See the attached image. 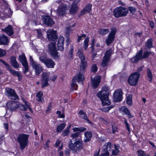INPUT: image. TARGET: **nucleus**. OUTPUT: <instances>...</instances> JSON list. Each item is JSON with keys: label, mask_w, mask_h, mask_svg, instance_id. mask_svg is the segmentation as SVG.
<instances>
[{"label": "nucleus", "mask_w": 156, "mask_h": 156, "mask_svg": "<svg viewBox=\"0 0 156 156\" xmlns=\"http://www.w3.org/2000/svg\"><path fill=\"white\" fill-rule=\"evenodd\" d=\"M80 135V133L79 132H76L71 134L73 139L70 140L68 145L69 147L74 153H76L83 147L82 141L79 139H76L79 137Z\"/></svg>", "instance_id": "nucleus-1"}, {"label": "nucleus", "mask_w": 156, "mask_h": 156, "mask_svg": "<svg viewBox=\"0 0 156 156\" xmlns=\"http://www.w3.org/2000/svg\"><path fill=\"white\" fill-rule=\"evenodd\" d=\"M109 92V89L108 87L105 86L97 94V97L101 100L103 105H109L111 103L108 98Z\"/></svg>", "instance_id": "nucleus-2"}, {"label": "nucleus", "mask_w": 156, "mask_h": 156, "mask_svg": "<svg viewBox=\"0 0 156 156\" xmlns=\"http://www.w3.org/2000/svg\"><path fill=\"white\" fill-rule=\"evenodd\" d=\"M29 135L24 134H20L17 138V140L20 144L21 149H24L28 143Z\"/></svg>", "instance_id": "nucleus-3"}, {"label": "nucleus", "mask_w": 156, "mask_h": 156, "mask_svg": "<svg viewBox=\"0 0 156 156\" xmlns=\"http://www.w3.org/2000/svg\"><path fill=\"white\" fill-rule=\"evenodd\" d=\"M128 9L125 7L119 6L114 9L113 15L116 18L125 16L128 13Z\"/></svg>", "instance_id": "nucleus-4"}, {"label": "nucleus", "mask_w": 156, "mask_h": 156, "mask_svg": "<svg viewBox=\"0 0 156 156\" xmlns=\"http://www.w3.org/2000/svg\"><path fill=\"white\" fill-rule=\"evenodd\" d=\"M81 71H80L79 73L76 75L73 79V82H72L71 86V89L72 90H76L78 88V85L76 82L77 81L78 82H82L84 80V76L83 73H81Z\"/></svg>", "instance_id": "nucleus-5"}, {"label": "nucleus", "mask_w": 156, "mask_h": 156, "mask_svg": "<svg viewBox=\"0 0 156 156\" xmlns=\"http://www.w3.org/2000/svg\"><path fill=\"white\" fill-rule=\"evenodd\" d=\"M7 106L9 108L12 110H14L18 108H20L22 110L27 111V106L26 104L23 105L19 102L15 101H13L8 102Z\"/></svg>", "instance_id": "nucleus-6"}, {"label": "nucleus", "mask_w": 156, "mask_h": 156, "mask_svg": "<svg viewBox=\"0 0 156 156\" xmlns=\"http://www.w3.org/2000/svg\"><path fill=\"white\" fill-rule=\"evenodd\" d=\"M39 60L45 64L48 68H54L55 63L51 59L47 58L45 55H41L39 57Z\"/></svg>", "instance_id": "nucleus-7"}, {"label": "nucleus", "mask_w": 156, "mask_h": 156, "mask_svg": "<svg viewBox=\"0 0 156 156\" xmlns=\"http://www.w3.org/2000/svg\"><path fill=\"white\" fill-rule=\"evenodd\" d=\"M140 76V74L138 72H135L132 73L128 80L129 83L132 86H136Z\"/></svg>", "instance_id": "nucleus-8"}, {"label": "nucleus", "mask_w": 156, "mask_h": 156, "mask_svg": "<svg viewBox=\"0 0 156 156\" xmlns=\"http://www.w3.org/2000/svg\"><path fill=\"white\" fill-rule=\"evenodd\" d=\"M48 49L50 55L55 59L59 57L58 52L55 46V43L54 42H51L48 44Z\"/></svg>", "instance_id": "nucleus-9"}, {"label": "nucleus", "mask_w": 156, "mask_h": 156, "mask_svg": "<svg viewBox=\"0 0 156 156\" xmlns=\"http://www.w3.org/2000/svg\"><path fill=\"white\" fill-rule=\"evenodd\" d=\"M56 2L60 4V5L58 6V8L56 10V14L58 16H63L66 12L67 9L66 5L62 3L61 1Z\"/></svg>", "instance_id": "nucleus-10"}, {"label": "nucleus", "mask_w": 156, "mask_h": 156, "mask_svg": "<svg viewBox=\"0 0 156 156\" xmlns=\"http://www.w3.org/2000/svg\"><path fill=\"white\" fill-rule=\"evenodd\" d=\"M19 57V61L22 64L25 69L23 73L26 74L29 71V67L26 58L24 54L20 55Z\"/></svg>", "instance_id": "nucleus-11"}, {"label": "nucleus", "mask_w": 156, "mask_h": 156, "mask_svg": "<svg viewBox=\"0 0 156 156\" xmlns=\"http://www.w3.org/2000/svg\"><path fill=\"white\" fill-rule=\"evenodd\" d=\"M41 83L42 87L44 88L47 86L48 84V81L49 77V74L47 73H43L42 74Z\"/></svg>", "instance_id": "nucleus-12"}, {"label": "nucleus", "mask_w": 156, "mask_h": 156, "mask_svg": "<svg viewBox=\"0 0 156 156\" xmlns=\"http://www.w3.org/2000/svg\"><path fill=\"white\" fill-rule=\"evenodd\" d=\"M56 31L50 29L48 30L47 32V36L49 41H55L57 39L58 37L56 34Z\"/></svg>", "instance_id": "nucleus-13"}, {"label": "nucleus", "mask_w": 156, "mask_h": 156, "mask_svg": "<svg viewBox=\"0 0 156 156\" xmlns=\"http://www.w3.org/2000/svg\"><path fill=\"white\" fill-rule=\"evenodd\" d=\"M123 94L122 90L121 89L117 90L114 94V100L115 102H120L122 99V96Z\"/></svg>", "instance_id": "nucleus-14"}, {"label": "nucleus", "mask_w": 156, "mask_h": 156, "mask_svg": "<svg viewBox=\"0 0 156 156\" xmlns=\"http://www.w3.org/2000/svg\"><path fill=\"white\" fill-rule=\"evenodd\" d=\"M42 20L45 24L49 27H51L55 23L53 19L48 16H42Z\"/></svg>", "instance_id": "nucleus-15"}, {"label": "nucleus", "mask_w": 156, "mask_h": 156, "mask_svg": "<svg viewBox=\"0 0 156 156\" xmlns=\"http://www.w3.org/2000/svg\"><path fill=\"white\" fill-rule=\"evenodd\" d=\"M7 95L12 99L16 100L18 98L17 94L14 90L11 88H7L5 89Z\"/></svg>", "instance_id": "nucleus-16"}, {"label": "nucleus", "mask_w": 156, "mask_h": 156, "mask_svg": "<svg viewBox=\"0 0 156 156\" xmlns=\"http://www.w3.org/2000/svg\"><path fill=\"white\" fill-rule=\"evenodd\" d=\"M33 69L35 70V74L39 75L43 70V68L41 65L37 62L32 65Z\"/></svg>", "instance_id": "nucleus-17"}, {"label": "nucleus", "mask_w": 156, "mask_h": 156, "mask_svg": "<svg viewBox=\"0 0 156 156\" xmlns=\"http://www.w3.org/2000/svg\"><path fill=\"white\" fill-rule=\"evenodd\" d=\"M12 75L15 76H17L19 80H21L23 76L19 72L12 70L11 67L8 69Z\"/></svg>", "instance_id": "nucleus-18"}, {"label": "nucleus", "mask_w": 156, "mask_h": 156, "mask_svg": "<svg viewBox=\"0 0 156 156\" xmlns=\"http://www.w3.org/2000/svg\"><path fill=\"white\" fill-rule=\"evenodd\" d=\"M64 43V38L62 36L60 37L57 43L58 49L61 51L63 50V44Z\"/></svg>", "instance_id": "nucleus-19"}, {"label": "nucleus", "mask_w": 156, "mask_h": 156, "mask_svg": "<svg viewBox=\"0 0 156 156\" xmlns=\"http://www.w3.org/2000/svg\"><path fill=\"white\" fill-rule=\"evenodd\" d=\"M2 31L5 32L9 36L12 35L14 33L12 27L11 25H9L4 29H2Z\"/></svg>", "instance_id": "nucleus-20"}, {"label": "nucleus", "mask_w": 156, "mask_h": 156, "mask_svg": "<svg viewBox=\"0 0 156 156\" xmlns=\"http://www.w3.org/2000/svg\"><path fill=\"white\" fill-rule=\"evenodd\" d=\"M112 146H113L111 143L108 142L106 143L103 146V152H105L106 153H109V151H111Z\"/></svg>", "instance_id": "nucleus-21"}, {"label": "nucleus", "mask_w": 156, "mask_h": 156, "mask_svg": "<svg viewBox=\"0 0 156 156\" xmlns=\"http://www.w3.org/2000/svg\"><path fill=\"white\" fill-rule=\"evenodd\" d=\"M100 82V77H97L92 80V86L94 88H96L99 86Z\"/></svg>", "instance_id": "nucleus-22"}, {"label": "nucleus", "mask_w": 156, "mask_h": 156, "mask_svg": "<svg viewBox=\"0 0 156 156\" xmlns=\"http://www.w3.org/2000/svg\"><path fill=\"white\" fill-rule=\"evenodd\" d=\"M92 5L90 4H89L87 5L81 11L80 13V16L85 14L87 12H89L91 10Z\"/></svg>", "instance_id": "nucleus-23"}, {"label": "nucleus", "mask_w": 156, "mask_h": 156, "mask_svg": "<svg viewBox=\"0 0 156 156\" xmlns=\"http://www.w3.org/2000/svg\"><path fill=\"white\" fill-rule=\"evenodd\" d=\"M81 65L80 66V71H81V73H83L86 68L87 66V60L83 59V60H81Z\"/></svg>", "instance_id": "nucleus-24"}, {"label": "nucleus", "mask_w": 156, "mask_h": 156, "mask_svg": "<svg viewBox=\"0 0 156 156\" xmlns=\"http://www.w3.org/2000/svg\"><path fill=\"white\" fill-rule=\"evenodd\" d=\"M8 42L7 37L4 35H0V44H7Z\"/></svg>", "instance_id": "nucleus-25"}, {"label": "nucleus", "mask_w": 156, "mask_h": 156, "mask_svg": "<svg viewBox=\"0 0 156 156\" xmlns=\"http://www.w3.org/2000/svg\"><path fill=\"white\" fill-rule=\"evenodd\" d=\"M84 136L83 142L84 143H87L89 142L91 140L92 134L90 132L87 131L85 133Z\"/></svg>", "instance_id": "nucleus-26"}, {"label": "nucleus", "mask_w": 156, "mask_h": 156, "mask_svg": "<svg viewBox=\"0 0 156 156\" xmlns=\"http://www.w3.org/2000/svg\"><path fill=\"white\" fill-rule=\"evenodd\" d=\"M11 64L15 68H16L19 67V65L16 60V58L15 56L11 57Z\"/></svg>", "instance_id": "nucleus-27"}, {"label": "nucleus", "mask_w": 156, "mask_h": 156, "mask_svg": "<svg viewBox=\"0 0 156 156\" xmlns=\"http://www.w3.org/2000/svg\"><path fill=\"white\" fill-rule=\"evenodd\" d=\"M121 111L125 113L128 116V118L130 119L133 116L131 115V113L127 108L125 107H122L121 109Z\"/></svg>", "instance_id": "nucleus-28"}, {"label": "nucleus", "mask_w": 156, "mask_h": 156, "mask_svg": "<svg viewBox=\"0 0 156 156\" xmlns=\"http://www.w3.org/2000/svg\"><path fill=\"white\" fill-rule=\"evenodd\" d=\"M76 55L79 57L81 60L85 59V55L83 53V50L82 48H80L78 50Z\"/></svg>", "instance_id": "nucleus-29"}, {"label": "nucleus", "mask_w": 156, "mask_h": 156, "mask_svg": "<svg viewBox=\"0 0 156 156\" xmlns=\"http://www.w3.org/2000/svg\"><path fill=\"white\" fill-rule=\"evenodd\" d=\"M43 92L40 91L37 93L36 96L37 97V100L38 102H40L41 103H43L44 101V99L42 97Z\"/></svg>", "instance_id": "nucleus-30"}, {"label": "nucleus", "mask_w": 156, "mask_h": 156, "mask_svg": "<svg viewBox=\"0 0 156 156\" xmlns=\"http://www.w3.org/2000/svg\"><path fill=\"white\" fill-rule=\"evenodd\" d=\"M113 51L114 49L113 48H110L106 51L104 57L110 59Z\"/></svg>", "instance_id": "nucleus-31"}, {"label": "nucleus", "mask_w": 156, "mask_h": 156, "mask_svg": "<svg viewBox=\"0 0 156 156\" xmlns=\"http://www.w3.org/2000/svg\"><path fill=\"white\" fill-rule=\"evenodd\" d=\"M78 7L76 3H73L71 6L69 10V12L71 14H73L77 12Z\"/></svg>", "instance_id": "nucleus-32"}, {"label": "nucleus", "mask_w": 156, "mask_h": 156, "mask_svg": "<svg viewBox=\"0 0 156 156\" xmlns=\"http://www.w3.org/2000/svg\"><path fill=\"white\" fill-rule=\"evenodd\" d=\"M147 80L150 82L152 81L153 75L151 70L149 69H147Z\"/></svg>", "instance_id": "nucleus-33"}, {"label": "nucleus", "mask_w": 156, "mask_h": 156, "mask_svg": "<svg viewBox=\"0 0 156 156\" xmlns=\"http://www.w3.org/2000/svg\"><path fill=\"white\" fill-rule=\"evenodd\" d=\"M114 37L113 35H111V34H109L108 38L106 40V42L108 46L112 42Z\"/></svg>", "instance_id": "nucleus-34"}, {"label": "nucleus", "mask_w": 156, "mask_h": 156, "mask_svg": "<svg viewBox=\"0 0 156 156\" xmlns=\"http://www.w3.org/2000/svg\"><path fill=\"white\" fill-rule=\"evenodd\" d=\"M110 59L109 58L104 57L101 64V66L103 67L107 66L109 62Z\"/></svg>", "instance_id": "nucleus-35"}, {"label": "nucleus", "mask_w": 156, "mask_h": 156, "mask_svg": "<svg viewBox=\"0 0 156 156\" xmlns=\"http://www.w3.org/2000/svg\"><path fill=\"white\" fill-rule=\"evenodd\" d=\"M66 126L65 123H62L58 126L56 129V131L58 132H60L64 129Z\"/></svg>", "instance_id": "nucleus-36"}, {"label": "nucleus", "mask_w": 156, "mask_h": 156, "mask_svg": "<svg viewBox=\"0 0 156 156\" xmlns=\"http://www.w3.org/2000/svg\"><path fill=\"white\" fill-rule=\"evenodd\" d=\"M87 129L86 128L83 127H75L73 128V130L74 132H76L78 131H80L81 132L84 131L86 130Z\"/></svg>", "instance_id": "nucleus-37"}, {"label": "nucleus", "mask_w": 156, "mask_h": 156, "mask_svg": "<svg viewBox=\"0 0 156 156\" xmlns=\"http://www.w3.org/2000/svg\"><path fill=\"white\" fill-rule=\"evenodd\" d=\"M142 53V50L141 49L137 52L135 56H136L139 60L142 59H143Z\"/></svg>", "instance_id": "nucleus-38"}, {"label": "nucleus", "mask_w": 156, "mask_h": 156, "mask_svg": "<svg viewBox=\"0 0 156 156\" xmlns=\"http://www.w3.org/2000/svg\"><path fill=\"white\" fill-rule=\"evenodd\" d=\"M146 47L151 48L152 47V40L151 38L148 40L146 44Z\"/></svg>", "instance_id": "nucleus-39"}, {"label": "nucleus", "mask_w": 156, "mask_h": 156, "mask_svg": "<svg viewBox=\"0 0 156 156\" xmlns=\"http://www.w3.org/2000/svg\"><path fill=\"white\" fill-rule=\"evenodd\" d=\"M126 102L127 103L130 105H131L132 103V95L129 94L127 97Z\"/></svg>", "instance_id": "nucleus-40"}, {"label": "nucleus", "mask_w": 156, "mask_h": 156, "mask_svg": "<svg viewBox=\"0 0 156 156\" xmlns=\"http://www.w3.org/2000/svg\"><path fill=\"white\" fill-rule=\"evenodd\" d=\"M151 54L152 52L151 51H144L143 55V59L148 58L149 55Z\"/></svg>", "instance_id": "nucleus-41"}, {"label": "nucleus", "mask_w": 156, "mask_h": 156, "mask_svg": "<svg viewBox=\"0 0 156 156\" xmlns=\"http://www.w3.org/2000/svg\"><path fill=\"white\" fill-rule=\"evenodd\" d=\"M89 41V39L88 38H86L83 42V48L84 49L86 50L88 46V41Z\"/></svg>", "instance_id": "nucleus-42"}, {"label": "nucleus", "mask_w": 156, "mask_h": 156, "mask_svg": "<svg viewBox=\"0 0 156 156\" xmlns=\"http://www.w3.org/2000/svg\"><path fill=\"white\" fill-rule=\"evenodd\" d=\"M119 152V150L118 147L115 145V149L112 151V154L113 155H116Z\"/></svg>", "instance_id": "nucleus-43"}, {"label": "nucleus", "mask_w": 156, "mask_h": 156, "mask_svg": "<svg viewBox=\"0 0 156 156\" xmlns=\"http://www.w3.org/2000/svg\"><path fill=\"white\" fill-rule=\"evenodd\" d=\"M73 52V46H71L70 48V49L69 51V54L68 55V57L70 59H71L72 58Z\"/></svg>", "instance_id": "nucleus-44"}, {"label": "nucleus", "mask_w": 156, "mask_h": 156, "mask_svg": "<svg viewBox=\"0 0 156 156\" xmlns=\"http://www.w3.org/2000/svg\"><path fill=\"white\" fill-rule=\"evenodd\" d=\"M124 123L125 124L126 129L128 130L129 133H130V126L128 122L127 119H124Z\"/></svg>", "instance_id": "nucleus-45"}, {"label": "nucleus", "mask_w": 156, "mask_h": 156, "mask_svg": "<svg viewBox=\"0 0 156 156\" xmlns=\"http://www.w3.org/2000/svg\"><path fill=\"white\" fill-rule=\"evenodd\" d=\"M76 24L74 23L72 25L70 26L67 27L66 29V32L67 34H69L70 32H72V30L71 29L72 27H74L76 26Z\"/></svg>", "instance_id": "nucleus-46"}, {"label": "nucleus", "mask_w": 156, "mask_h": 156, "mask_svg": "<svg viewBox=\"0 0 156 156\" xmlns=\"http://www.w3.org/2000/svg\"><path fill=\"white\" fill-rule=\"evenodd\" d=\"M36 30L37 33L38 37L42 40L43 38V37L41 30L40 29H37Z\"/></svg>", "instance_id": "nucleus-47"}, {"label": "nucleus", "mask_w": 156, "mask_h": 156, "mask_svg": "<svg viewBox=\"0 0 156 156\" xmlns=\"http://www.w3.org/2000/svg\"><path fill=\"white\" fill-rule=\"evenodd\" d=\"M109 30L107 29H101L99 32V33L102 35L108 33Z\"/></svg>", "instance_id": "nucleus-48"}, {"label": "nucleus", "mask_w": 156, "mask_h": 156, "mask_svg": "<svg viewBox=\"0 0 156 156\" xmlns=\"http://www.w3.org/2000/svg\"><path fill=\"white\" fill-rule=\"evenodd\" d=\"M70 131L68 130L65 129L62 132V136L64 137L66 136H68L69 135Z\"/></svg>", "instance_id": "nucleus-49"}, {"label": "nucleus", "mask_w": 156, "mask_h": 156, "mask_svg": "<svg viewBox=\"0 0 156 156\" xmlns=\"http://www.w3.org/2000/svg\"><path fill=\"white\" fill-rule=\"evenodd\" d=\"M97 67L96 64H94L91 67V71L94 73H95L97 71Z\"/></svg>", "instance_id": "nucleus-50"}, {"label": "nucleus", "mask_w": 156, "mask_h": 156, "mask_svg": "<svg viewBox=\"0 0 156 156\" xmlns=\"http://www.w3.org/2000/svg\"><path fill=\"white\" fill-rule=\"evenodd\" d=\"M139 156H146L147 155L144 153V151L142 150H139L137 151Z\"/></svg>", "instance_id": "nucleus-51"}, {"label": "nucleus", "mask_w": 156, "mask_h": 156, "mask_svg": "<svg viewBox=\"0 0 156 156\" xmlns=\"http://www.w3.org/2000/svg\"><path fill=\"white\" fill-rule=\"evenodd\" d=\"M0 61L3 63L6 66V68L8 70L9 68L10 67V65L7 63L5 62L4 60H3L1 59H0Z\"/></svg>", "instance_id": "nucleus-52"}, {"label": "nucleus", "mask_w": 156, "mask_h": 156, "mask_svg": "<svg viewBox=\"0 0 156 156\" xmlns=\"http://www.w3.org/2000/svg\"><path fill=\"white\" fill-rule=\"evenodd\" d=\"M128 9L130 12L133 14L136 11V9L133 7H129L128 8Z\"/></svg>", "instance_id": "nucleus-53"}, {"label": "nucleus", "mask_w": 156, "mask_h": 156, "mask_svg": "<svg viewBox=\"0 0 156 156\" xmlns=\"http://www.w3.org/2000/svg\"><path fill=\"white\" fill-rule=\"evenodd\" d=\"M22 101L25 103L27 107L29 108V110L31 111H32L31 108H30V105L29 104H27V102L25 100V99L23 98H22Z\"/></svg>", "instance_id": "nucleus-54"}, {"label": "nucleus", "mask_w": 156, "mask_h": 156, "mask_svg": "<svg viewBox=\"0 0 156 156\" xmlns=\"http://www.w3.org/2000/svg\"><path fill=\"white\" fill-rule=\"evenodd\" d=\"M6 52L4 50L0 48V57L4 56L6 54Z\"/></svg>", "instance_id": "nucleus-55"}, {"label": "nucleus", "mask_w": 156, "mask_h": 156, "mask_svg": "<svg viewBox=\"0 0 156 156\" xmlns=\"http://www.w3.org/2000/svg\"><path fill=\"white\" fill-rule=\"evenodd\" d=\"M116 31V29L115 28H113L112 29L111 31L110 32L109 34H111V35H113L115 37V35Z\"/></svg>", "instance_id": "nucleus-56"}, {"label": "nucleus", "mask_w": 156, "mask_h": 156, "mask_svg": "<svg viewBox=\"0 0 156 156\" xmlns=\"http://www.w3.org/2000/svg\"><path fill=\"white\" fill-rule=\"evenodd\" d=\"M139 60H140L135 56L131 58V61L133 63L136 62Z\"/></svg>", "instance_id": "nucleus-57"}, {"label": "nucleus", "mask_w": 156, "mask_h": 156, "mask_svg": "<svg viewBox=\"0 0 156 156\" xmlns=\"http://www.w3.org/2000/svg\"><path fill=\"white\" fill-rule=\"evenodd\" d=\"M112 132L113 133H115V132L117 130V127L116 125H113L112 126Z\"/></svg>", "instance_id": "nucleus-58"}, {"label": "nucleus", "mask_w": 156, "mask_h": 156, "mask_svg": "<svg viewBox=\"0 0 156 156\" xmlns=\"http://www.w3.org/2000/svg\"><path fill=\"white\" fill-rule=\"evenodd\" d=\"M83 119L85 120H86L88 122V123L90 124H92V122L88 119L86 113L85 114H84V115H83Z\"/></svg>", "instance_id": "nucleus-59"}, {"label": "nucleus", "mask_w": 156, "mask_h": 156, "mask_svg": "<svg viewBox=\"0 0 156 156\" xmlns=\"http://www.w3.org/2000/svg\"><path fill=\"white\" fill-rule=\"evenodd\" d=\"M50 143V140H48L45 143V144L44 147L45 149H48L49 147V144Z\"/></svg>", "instance_id": "nucleus-60"}, {"label": "nucleus", "mask_w": 156, "mask_h": 156, "mask_svg": "<svg viewBox=\"0 0 156 156\" xmlns=\"http://www.w3.org/2000/svg\"><path fill=\"white\" fill-rule=\"evenodd\" d=\"M30 64L31 65H33L35 63H36V62H35L34 61L32 56H30Z\"/></svg>", "instance_id": "nucleus-61"}, {"label": "nucleus", "mask_w": 156, "mask_h": 156, "mask_svg": "<svg viewBox=\"0 0 156 156\" xmlns=\"http://www.w3.org/2000/svg\"><path fill=\"white\" fill-rule=\"evenodd\" d=\"M111 109L110 107H106L104 108L103 109V111L105 112H108Z\"/></svg>", "instance_id": "nucleus-62"}, {"label": "nucleus", "mask_w": 156, "mask_h": 156, "mask_svg": "<svg viewBox=\"0 0 156 156\" xmlns=\"http://www.w3.org/2000/svg\"><path fill=\"white\" fill-rule=\"evenodd\" d=\"M100 149L99 148L98 150H97L94 154V156H98L100 152Z\"/></svg>", "instance_id": "nucleus-63"}, {"label": "nucleus", "mask_w": 156, "mask_h": 156, "mask_svg": "<svg viewBox=\"0 0 156 156\" xmlns=\"http://www.w3.org/2000/svg\"><path fill=\"white\" fill-rule=\"evenodd\" d=\"M149 24L150 26L151 27V28H153L154 27V22L153 21H149Z\"/></svg>", "instance_id": "nucleus-64"}]
</instances>
